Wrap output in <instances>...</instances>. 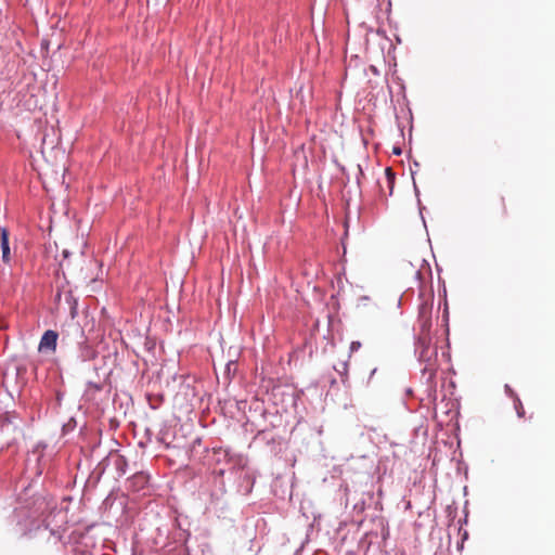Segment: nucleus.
Returning <instances> with one entry per match:
<instances>
[{
    "label": "nucleus",
    "mask_w": 555,
    "mask_h": 555,
    "mask_svg": "<svg viewBox=\"0 0 555 555\" xmlns=\"http://www.w3.org/2000/svg\"><path fill=\"white\" fill-rule=\"evenodd\" d=\"M431 310L433 305L428 300L422 299L418 305V314H417V327L418 331L415 334H430L431 328Z\"/></svg>",
    "instance_id": "obj_2"
},
{
    "label": "nucleus",
    "mask_w": 555,
    "mask_h": 555,
    "mask_svg": "<svg viewBox=\"0 0 555 555\" xmlns=\"http://www.w3.org/2000/svg\"><path fill=\"white\" fill-rule=\"evenodd\" d=\"M401 153H402V151H401V149H400L399 146H395V147L392 149V154H395V155H401Z\"/></svg>",
    "instance_id": "obj_11"
},
{
    "label": "nucleus",
    "mask_w": 555,
    "mask_h": 555,
    "mask_svg": "<svg viewBox=\"0 0 555 555\" xmlns=\"http://www.w3.org/2000/svg\"><path fill=\"white\" fill-rule=\"evenodd\" d=\"M81 352L82 353H81L80 358H81L82 361L90 360V359H92L94 357L93 349L90 348L87 345L81 346Z\"/></svg>",
    "instance_id": "obj_6"
},
{
    "label": "nucleus",
    "mask_w": 555,
    "mask_h": 555,
    "mask_svg": "<svg viewBox=\"0 0 555 555\" xmlns=\"http://www.w3.org/2000/svg\"><path fill=\"white\" fill-rule=\"evenodd\" d=\"M114 465L119 475H125L128 466L127 459L124 455H117L114 460Z\"/></svg>",
    "instance_id": "obj_5"
},
{
    "label": "nucleus",
    "mask_w": 555,
    "mask_h": 555,
    "mask_svg": "<svg viewBox=\"0 0 555 555\" xmlns=\"http://www.w3.org/2000/svg\"><path fill=\"white\" fill-rule=\"evenodd\" d=\"M361 348V343L358 340H354L350 344V352H356Z\"/></svg>",
    "instance_id": "obj_10"
},
{
    "label": "nucleus",
    "mask_w": 555,
    "mask_h": 555,
    "mask_svg": "<svg viewBox=\"0 0 555 555\" xmlns=\"http://www.w3.org/2000/svg\"><path fill=\"white\" fill-rule=\"evenodd\" d=\"M385 175L387 178V182L390 189V194L392 193L393 184H395V173L392 172V169L390 167H387L385 169Z\"/></svg>",
    "instance_id": "obj_8"
},
{
    "label": "nucleus",
    "mask_w": 555,
    "mask_h": 555,
    "mask_svg": "<svg viewBox=\"0 0 555 555\" xmlns=\"http://www.w3.org/2000/svg\"><path fill=\"white\" fill-rule=\"evenodd\" d=\"M414 352L422 367V378L426 380L428 398L435 402L436 384L435 377L438 370V349L433 341L431 334H415Z\"/></svg>",
    "instance_id": "obj_1"
},
{
    "label": "nucleus",
    "mask_w": 555,
    "mask_h": 555,
    "mask_svg": "<svg viewBox=\"0 0 555 555\" xmlns=\"http://www.w3.org/2000/svg\"><path fill=\"white\" fill-rule=\"evenodd\" d=\"M504 390H505V393H506L511 399H513V400L515 399V396H517V393L513 390V388H512L508 384H506V385L504 386Z\"/></svg>",
    "instance_id": "obj_9"
},
{
    "label": "nucleus",
    "mask_w": 555,
    "mask_h": 555,
    "mask_svg": "<svg viewBox=\"0 0 555 555\" xmlns=\"http://www.w3.org/2000/svg\"><path fill=\"white\" fill-rule=\"evenodd\" d=\"M57 338H59L57 332H55L53 330L46 331L39 341L38 350L40 352H44V351L54 352L56 349Z\"/></svg>",
    "instance_id": "obj_3"
},
{
    "label": "nucleus",
    "mask_w": 555,
    "mask_h": 555,
    "mask_svg": "<svg viewBox=\"0 0 555 555\" xmlns=\"http://www.w3.org/2000/svg\"><path fill=\"white\" fill-rule=\"evenodd\" d=\"M1 250H2V261L4 263H9L11 260L10 244H9V232L5 228L1 229Z\"/></svg>",
    "instance_id": "obj_4"
},
{
    "label": "nucleus",
    "mask_w": 555,
    "mask_h": 555,
    "mask_svg": "<svg viewBox=\"0 0 555 555\" xmlns=\"http://www.w3.org/2000/svg\"><path fill=\"white\" fill-rule=\"evenodd\" d=\"M157 440H158L159 442H164V438H163V437H158V438H157Z\"/></svg>",
    "instance_id": "obj_13"
},
{
    "label": "nucleus",
    "mask_w": 555,
    "mask_h": 555,
    "mask_svg": "<svg viewBox=\"0 0 555 555\" xmlns=\"http://www.w3.org/2000/svg\"><path fill=\"white\" fill-rule=\"evenodd\" d=\"M513 402H514V408H515V411H516L518 417H524L525 409H524L522 402L519 399V397L515 396V399L513 400Z\"/></svg>",
    "instance_id": "obj_7"
},
{
    "label": "nucleus",
    "mask_w": 555,
    "mask_h": 555,
    "mask_svg": "<svg viewBox=\"0 0 555 555\" xmlns=\"http://www.w3.org/2000/svg\"><path fill=\"white\" fill-rule=\"evenodd\" d=\"M93 388H95V389H98V390H100V389H101V387H100L99 385H93Z\"/></svg>",
    "instance_id": "obj_12"
}]
</instances>
